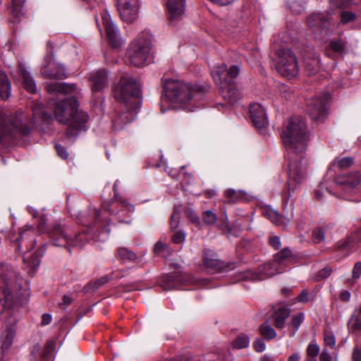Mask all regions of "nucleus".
Segmentation results:
<instances>
[{
    "mask_svg": "<svg viewBox=\"0 0 361 361\" xmlns=\"http://www.w3.org/2000/svg\"><path fill=\"white\" fill-rule=\"evenodd\" d=\"M281 139L286 149L285 157L288 162L289 180L287 191L283 195L285 205L293 202V194L305 178L307 161L305 152L308 140L307 126L300 117L291 118L285 126Z\"/></svg>",
    "mask_w": 361,
    "mask_h": 361,
    "instance_id": "1",
    "label": "nucleus"
},
{
    "mask_svg": "<svg viewBox=\"0 0 361 361\" xmlns=\"http://www.w3.org/2000/svg\"><path fill=\"white\" fill-rule=\"evenodd\" d=\"M49 103L54 114L55 118L61 123L68 125L66 135L74 137L82 130H85V123L88 116L85 111L78 110V101L75 97L63 99L54 102L51 99Z\"/></svg>",
    "mask_w": 361,
    "mask_h": 361,
    "instance_id": "2",
    "label": "nucleus"
},
{
    "mask_svg": "<svg viewBox=\"0 0 361 361\" xmlns=\"http://www.w3.org/2000/svg\"><path fill=\"white\" fill-rule=\"evenodd\" d=\"M164 97L172 104L180 105L192 111L193 108L202 99L207 88L200 85H191L178 80H168L164 85Z\"/></svg>",
    "mask_w": 361,
    "mask_h": 361,
    "instance_id": "3",
    "label": "nucleus"
},
{
    "mask_svg": "<svg viewBox=\"0 0 361 361\" xmlns=\"http://www.w3.org/2000/svg\"><path fill=\"white\" fill-rule=\"evenodd\" d=\"M238 73L237 66H231L228 68L225 63L218 64L211 71L215 83L221 89L222 97L231 104L241 98V94L233 81Z\"/></svg>",
    "mask_w": 361,
    "mask_h": 361,
    "instance_id": "4",
    "label": "nucleus"
},
{
    "mask_svg": "<svg viewBox=\"0 0 361 361\" xmlns=\"http://www.w3.org/2000/svg\"><path fill=\"white\" fill-rule=\"evenodd\" d=\"M7 238L15 244L18 252H21L23 248L27 250V252L23 255L25 264L32 270L37 269L40 264L41 258L44 250H37L32 254L29 253L36 244L33 228L32 226H26L25 228H21L18 235L11 232L8 235Z\"/></svg>",
    "mask_w": 361,
    "mask_h": 361,
    "instance_id": "5",
    "label": "nucleus"
},
{
    "mask_svg": "<svg viewBox=\"0 0 361 361\" xmlns=\"http://www.w3.org/2000/svg\"><path fill=\"white\" fill-rule=\"evenodd\" d=\"M49 236L55 246L81 247L92 238V235L89 230L71 234L69 227L59 225L52 229Z\"/></svg>",
    "mask_w": 361,
    "mask_h": 361,
    "instance_id": "6",
    "label": "nucleus"
},
{
    "mask_svg": "<svg viewBox=\"0 0 361 361\" xmlns=\"http://www.w3.org/2000/svg\"><path fill=\"white\" fill-rule=\"evenodd\" d=\"M140 84L132 77L123 76L118 84L116 86L114 96L120 104H124L128 107V104L134 105L135 108L140 106Z\"/></svg>",
    "mask_w": 361,
    "mask_h": 361,
    "instance_id": "7",
    "label": "nucleus"
},
{
    "mask_svg": "<svg viewBox=\"0 0 361 361\" xmlns=\"http://www.w3.org/2000/svg\"><path fill=\"white\" fill-rule=\"evenodd\" d=\"M152 42L151 37L142 33L131 42L128 49L129 62L134 66L141 67L147 63Z\"/></svg>",
    "mask_w": 361,
    "mask_h": 361,
    "instance_id": "8",
    "label": "nucleus"
},
{
    "mask_svg": "<svg viewBox=\"0 0 361 361\" xmlns=\"http://www.w3.org/2000/svg\"><path fill=\"white\" fill-rule=\"evenodd\" d=\"M276 68L279 74L288 79L298 73V65L295 54L290 50L281 48L276 51Z\"/></svg>",
    "mask_w": 361,
    "mask_h": 361,
    "instance_id": "9",
    "label": "nucleus"
},
{
    "mask_svg": "<svg viewBox=\"0 0 361 361\" xmlns=\"http://www.w3.org/2000/svg\"><path fill=\"white\" fill-rule=\"evenodd\" d=\"M118 185V180H116L113 187L116 208L111 207H109V211L111 214L116 216L119 222L130 224L133 220L131 214L134 212L135 207L126 200L118 196L117 191Z\"/></svg>",
    "mask_w": 361,
    "mask_h": 361,
    "instance_id": "10",
    "label": "nucleus"
},
{
    "mask_svg": "<svg viewBox=\"0 0 361 361\" xmlns=\"http://www.w3.org/2000/svg\"><path fill=\"white\" fill-rule=\"evenodd\" d=\"M285 271V268L281 267L274 257L272 262L266 263L259 267L258 271H252L247 270L239 273V280L259 281L264 280L268 277H271L276 274L281 273Z\"/></svg>",
    "mask_w": 361,
    "mask_h": 361,
    "instance_id": "11",
    "label": "nucleus"
},
{
    "mask_svg": "<svg viewBox=\"0 0 361 361\" xmlns=\"http://www.w3.org/2000/svg\"><path fill=\"white\" fill-rule=\"evenodd\" d=\"M331 98L328 92H322L312 99L307 104L311 118L316 121H322L327 112L328 102Z\"/></svg>",
    "mask_w": 361,
    "mask_h": 361,
    "instance_id": "12",
    "label": "nucleus"
},
{
    "mask_svg": "<svg viewBox=\"0 0 361 361\" xmlns=\"http://www.w3.org/2000/svg\"><path fill=\"white\" fill-rule=\"evenodd\" d=\"M116 7L121 19L132 23L138 18L140 2V0H116Z\"/></svg>",
    "mask_w": 361,
    "mask_h": 361,
    "instance_id": "13",
    "label": "nucleus"
},
{
    "mask_svg": "<svg viewBox=\"0 0 361 361\" xmlns=\"http://www.w3.org/2000/svg\"><path fill=\"white\" fill-rule=\"evenodd\" d=\"M140 108V106L135 108L134 105H130L129 104H128V107L126 108L124 104H121L119 111L113 120L114 129L116 130H121L127 124L133 121Z\"/></svg>",
    "mask_w": 361,
    "mask_h": 361,
    "instance_id": "14",
    "label": "nucleus"
},
{
    "mask_svg": "<svg viewBox=\"0 0 361 361\" xmlns=\"http://www.w3.org/2000/svg\"><path fill=\"white\" fill-rule=\"evenodd\" d=\"M1 282L3 285L0 286V305L2 306L3 309H11L17 304L20 298H27L28 293L26 288H24L22 292L16 293V298H14L9 290V283L1 277L0 283Z\"/></svg>",
    "mask_w": 361,
    "mask_h": 361,
    "instance_id": "15",
    "label": "nucleus"
},
{
    "mask_svg": "<svg viewBox=\"0 0 361 361\" xmlns=\"http://www.w3.org/2000/svg\"><path fill=\"white\" fill-rule=\"evenodd\" d=\"M101 15L102 23L105 28L109 43L114 48L119 47L123 43V41L120 36L118 28L112 22L110 15L108 12L103 11Z\"/></svg>",
    "mask_w": 361,
    "mask_h": 361,
    "instance_id": "16",
    "label": "nucleus"
},
{
    "mask_svg": "<svg viewBox=\"0 0 361 361\" xmlns=\"http://www.w3.org/2000/svg\"><path fill=\"white\" fill-rule=\"evenodd\" d=\"M166 9L171 23L175 24L183 19L186 9V0H166Z\"/></svg>",
    "mask_w": 361,
    "mask_h": 361,
    "instance_id": "17",
    "label": "nucleus"
},
{
    "mask_svg": "<svg viewBox=\"0 0 361 361\" xmlns=\"http://www.w3.org/2000/svg\"><path fill=\"white\" fill-rule=\"evenodd\" d=\"M330 16L329 12L326 14L323 13H312L307 18V24L314 34L319 33L329 27Z\"/></svg>",
    "mask_w": 361,
    "mask_h": 361,
    "instance_id": "18",
    "label": "nucleus"
},
{
    "mask_svg": "<svg viewBox=\"0 0 361 361\" xmlns=\"http://www.w3.org/2000/svg\"><path fill=\"white\" fill-rule=\"evenodd\" d=\"M250 114L252 122L256 128L262 130L264 128L268 121L264 108L259 104L250 105Z\"/></svg>",
    "mask_w": 361,
    "mask_h": 361,
    "instance_id": "19",
    "label": "nucleus"
},
{
    "mask_svg": "<svg viewBox=\"0 0 361 361\" xmlns=\"http://www.w3.org/2000/svg\"><path fill=\"white\" fill-rule=\"evenodd\" d=\"M360 182L361 173L359 171L340 174L335 178V183L337 185H344L348 190L355 188Z\"/></svg>",
    "mask_w": 361,
    "mask_h": 361,
    "instance_id": "20",
    "label": "nucleus"
},
{
    "mask_svg": "<svg viewBox=\"0 0 361 361\" xmlns=\"http://www.w3.org/2000/svg\"><path fill=\"white\" fill-rule=\"evenodd\" d=\"M41 74L45 78L50 79H62L66 76L64 66L51 59L47 66L42 68Z\"/></svg>",
    "mask_w": 361,
    "mask_h": 361,
    "instance_id": "21",
    "label": "nucleus"
},
{
    "mask_svg": "<svg viewBox=\"0 0 361 361\" xmlns=\"http://www.w3.org/2000/svg\"><path fill=\"white\" fill-rule=\"evenodd\" d=\"M188 279L189 277L183 274L165 275L160 281V286L164 290H169L187 284Z\"/></svg>",
    "mask_w": 361,
    "mask_h": 361,
    "instance_id": "22",
    "label": "nucleus"
},
{
    "mask_svg": "<svg viewBox=\"0 0 361 361\" xmlns=\"http://www.w3.org/2000/svg\"><path fill=\"white\" fill-rule=\"evenodd\" d=\"M46 90L50 94H78V90L75 84H68L66 82H54L47 85Z\"/></svg>",
    "mask_w": 361,
    "mask_h": 361,
    "instance_id": "23",
    "label": "nucleus"
},
{
    "mask_svg": "<svg viewBox=\"0 0 361 361\" xmlns=\"http://www.w3.org/2000/svg\"><path fill=\"white\" fill-rule=\"evenodd\" d=\"M90 80L93 92H100L107 86V74L104 70L92 73Z\"/></svg>",
    "mask_w": 361,
    "mask_h": 361,
    "instance_id": "24",
    "label": "nucleus"
},
{
    "mask_svg": "<svg viewBox=\"0 0 361 361\" xmlns=\"http://www.w3.org/2000/svg\"><path fill=\"white\" fill-rule=\"evenodd\" d=\"M290 310L287 306H281L276 309L272 314L273 324L278 329L285 328L287 318L290 316Z\"/></svg>",
    "mask_w": 361,
    "mask_h": 361,
    "instance_id": "25",
    "label": "nucleus"
},
{
    "mask_svg": "<svg viewBox=\"0 0 361 361\" xmlns=\"http://www.w3.org/2000/svg\"><path fill=\"white\" fill-rule=\"evenodd\" d=\"M145 254L138 256L136 253L127 247H121L118 248L116 256L123 262H133L140 264L142 262Z\"/></svg>",
    "mask_w": 361,
    "mask_h": 361,
    "instance_id": "26",
    "label": "nucleus"
},
{
    "mask_svg": "<svg viewBox=\"0 0 361 361\" xmlns=\"http://www.w3.org/2000/svg\"><path fill=\"white\" fill-rule=\"evenodd\" d=\"M19 71L23 87L31 93L35 92L37 90L36 84L30 73L23 64L19 65Z\"/></svg>",
    "mask_w": 361,
    "mask_h": 361,
    "instance_id": "27",
    "label": "nucleus"
},
{
    "mask_svg": "<svg viewBox=\"0 0 361 361\" xmlns=\"http://www.w3.org/2000/svg\"><path fill=\"white\" fill-rule=\"evenodd\" d=\"M264 215L267 216L272 223L276 225L285 228L287 226L289 222V219L281 216L279 214L271 209H265L263 212Z\"/></svg>",
    "mask_w": 361,
    "mask_h": 361,
    "instance_id": "28",
    "label": "nucleus"
},
{
    "mask_svg": "<svg viewBox=\"0 0 361 361\" xmlns=\"http://www.w3.org/2000/svg\"><path fill=\"white\" fill-rule=\"evenodd\" d=\"M32 114L33 122H37L39 120L46 122L51 118V114L44 111V106L39 102H36L32 106Z\"/></svg>",
    "mask_w": 361,
    "mask_h": 361,
    "instance_id": "29",
    "label": "nucleus"
},
{
    "mask_svg": "<svg viewBox=\"0 0 361 361\" xmlns=\"http://www.w3.org/2000/svg\"><path fill=\"white\" fill-rule=\"evenodd\" d=\"M305 68L308 75H314L320 69L319 56L314 54L312 58H305L304 60Z\"/></svg>",
    "mask_w": 361,
    "mask_h": 361,
    "instance_id": "30",
    "label": "nucleus"
},
{
    "mask_svg": "<svg viewBox=\"0 0 361 361\" xmlns=\"http://www.w3.org/2000/svg\"><path fill=\"white\" fill-rule=\"evenodd\" d=\"M11 82L6 75L0 70V98L6 100L11 96Z\"/></svg>",
    "mask_w": 361,
    "mask_h": 361,
    "instance_id": "31",
    "label": "nucleus"
},
{
    "mask_svg": "<svg viewBox=\"0 0 361 361\" xmlns=\"http://www.w3.org/2000/svg\"><path fill=\"white\" fill-rule=\"evenodd\" d=\"M355 241L361 242V226L355 231L353 236H350L345 240L338 242V247L342 250L348 249Z\"/></svg>",
    "mask_w": 361,
    "mask_h": 361,
    "instance_id": "32",
    "label": "nucleus"
},
{
    "mask_svg": "<svg viewBox=\"0 0 361 361\" xmlns=\"http://www.w3.org/2000/svg\"><path fill=\"white\" fill-rule=\"evenodd\" d=\"M305 314L302 312L298 313L293 315L291 321L289 324V326L292 328V332L290 334V336L293 337L295 336L298 330L299 329L301 324L304 322Z\"/></svg>",
    "mask_w": 361,
    "mask_h": 361,
    "instance_id": "33",
    "label": "nucleus"
},
{
    "mask_svg": "<svg viewBox=\"0 0 361 361\" xmlns=\"http://www.w3.org/2000/svg\"><path fill=\"white\" fill-rule=\"evenodd\" d=\"M259 331L261 335L267 340L275 338L277 336L276 331L268 322L261 324Z\"/></svg>",
    "mask_w": 361,
    "mask_h": 361,
    "instance_id": "34",
    "label": "nucleus"
},
{
    "mask_svg": "<svg viewBox=\"0 0 361 361\" xmlns=\"http://www.w3.org/2000/svg\"><path fill=\"white\" fill-rule=\"evenodd\" d=\"M291 257V251L288 248H284L274 255L276 262L286 269V262Z\"/></svg>",
    "mask_w": 361,
    "mask_h": 361,
    "instance_id": "35",
    "label": "nucleus"
},
{
    "mask_svg": "<svg viewBox=\"0 0 361 361\" xmlns=\"http://www.w3.org/2000/svg\"><path fill=\"white\" fill-rule=\"evenodd\" d=\"M345 49L344 43L341 40H334L330 43L329 49L326 50V54L329 57H334L331 56V51L336 54H341Z\"/></svg>",
    "mask_w": 361,
    "mask_h": 361,
    "instance_id": "36",
    "label": "nucleus"
},
{
    "mask_svg": "<svg viewBox=\"0 0 361 361\" xmlns=\"http://www.w3.org/2000/svg\"><path fill=\"white\" fill-rule=\"evenodd\" d=\"M250 343V338L245 334H240L233 341L232 345L234 348L241 349L247 348Z\"/></svg>",
    "mask_w": 361,
    "mask_h": 361,
    "instance_id": "37",
    "label": "nucleus"
},
{
    "mask_svg": "<svg viewBox=\"0 0 361 361\" xmlns=\"http://www.w3.org/2000/svg\"><path fill=\"white\" fill-rule=\"evenodd\" d=\"M225 196L228 202H235L244 197V194L241 190L228 189L225 191Z\"/></svg>",
    "mask_w": 361,
    "mask_h": 361,
    "instance_id": "38",
    "label": "nucleus"
},
{
    "mask_svg": "<svg viewBox=\"0 0 361 361\" xmlns=\"http://www.w3.org/2000/svg\"><path fill=\"white\" fill-rule=\"evenodd\" d=\"M307 0H287L290 9L295 13H300Z\"/></svg>",
    "mask_w": 361,
    "mask_h": 361,
    "instance_id": "39",
    "label": "nucleus"
},
{
    "mask_svg": "<svg viewBox=\"0 0 361 361\" xmlns=\"http://www.w3.org/2000/svg\"><path fill=\"white\" fill-rule=\"evenodd\" d=\"M202 219L204 223L207 225H214L217 221V216L216 214L211 210L204 211L202 213Z\"/></svg>",
    "mask_w": 361,
    "mask_h": 361,
    "instance_id": "40",
    "label": "nucleus"
},
{
    "mask_svg": "<svg viewBox=\"0 0 361 361\" xmlns=\"http://www.w3.org/2000/svg\"><path fill=\"white\" fill-rule=\"evenodd\" d=\"M353 164V159L351 157H343L336 160L334 163L338 169L343 170L349 168Z\"/></svg>",
    "mask_w": 361,
    "mask_h": 361,
    "instance_id": "41",
    "label": "nucleus"
},
{
    "mask_svg": "<svg viewBox=\"0 0 361 361\" xmlns=\"http://www.w3.org/2000/svg\"><path fill=\"white\" fill-rule=\"evenodd\" d=\"M351 0H330L329 5L331 11H329L330 14L333 13V9L337 8H345L350 4Z\"/></svg>",
    "mask_w": 361,
    "mask_h": 361,
    "instance_id": "42",
    "label": "nucleus"
},
{
    "mask_svg": "<svg viewBox=\"0 0 361 361\" xmlns=\"http://www.w3.org/2000/svg\"><path fill=\"white\" fill-rule=\"evenodd\" d=\"M312 240L314 243H319L325 238V232L322 228L314 229L312 234Z\"/></svg>",
    "mask_w": 361,
    "mask_h": 361,
    "instance_id": "43",
    "label": "nucleus"
},
{
    "mask_svg": "<svg viewBox=\"0 0 361 361\" xmlns=\"http://www.w3.org/2000/svg\"><path fill=\"white\" fill-rule=\"evenodd\" d=\"M108 277H102L92 283H90L85 286V290L89 291L90 290H95L101 287L102 285L108 282Z\"/></svg>",
    "mask_w": 361,
    "mask_h": 361,
    "instance_id": "44",
    "label": "nucleus"
},
{
    "mask_svg": "<svg viewBox=\"0 0 361 361\" xmlns=\"http://www.w3.org/2000/svg\"><path fill=\"white\" fill-rule=\"evenodd\" d=\"M180 224V214L178 212L177 209H174V212L171 216L170 227L172 231H175L178 228Z\"/></svg>",
    "mask_w": 361,
    "mask_h": 361,
    "instance_id": "45",
    "label": "nucleus"
},
{
    "mask_svg": "<svg viewBox=\"0 0 361 361\" xmlns=\"http://www.w3.org/2000/svg\"><path fill=\"white\" fill-rule=\"evenodd\" d=\"M350 331H356L361 329V319L357 316H352L348 323Z\"/></svg>",
    "mask_w": 361,
    "mask_h": 361,
    "instance_id": "46",
    "label": "nucleus"
},
{
    "mask_svg": "<svg viewBox=\"0 0 361 361\" xmlns=\"http://www.w3.org/2000/svg\"><path fill=\"white\" fill-rule=\"evenodd\" d=\"M24 0H12V13L18 16L23 9Z\"/></svg>",
    "mask_w": 361,
    "mask_h": 361,
    "instance_id": "47",
    "label": "nucleus"
},
{
    "mask_svg": "<svg viewBox=\"0 0 361 361\" xmlns=\"http://www.w3.org/2000/svg\"><path fill=\"white\" fill-rule=\"evenodd\" d=\"M54 348H55L54 341H48L44 347V351L42 353L43 357L44 359H47L49 357V355L53 353Z\"/></svg>",
    "mask_w": 361,
    "mask_h": 361,
    "instance_id": "48",
    "label": "nucleus"
},
{
    "mask_svg": "<svg viewBox=\"0 0 361 361\" xmlns=\"http://www.w3.org/2000/svg\"><path fill=\"white\" fill-rule=\"evenodd\" d=\"M319 352V347L316 343H310L307 346V353L311 358H315Z\"/></svg>",
    "mask_w": 361,
    "mask_h": 361,
    "instance_id": "49",
    "label": "nucleus"
},
{
    "mask_svg": "<svg viewBox=\"0 0 361 361\" xmlns=\"http://www.w3.org/2000/svg\"><path fill=\"white\" fill-rule=\"evenodd\" d=\"M185 240V233L183 231L176 232L173 237L172 240L176 244H180Z\"/></svg>",
    "mask_w": 361,
    "mask_h": 361,
    "instance_id": "50",
    "label": "nucleus"
},
{
    "mask_svg": "<svg viewBox=\"0 0 361 361\" xmlns=\"http://www.w3.org/2000/svg\"><path fill=\"white\" fill-rule=\"evenodd\" d=\"M341 23H348L355 19V14L352 12L345 11L341 15Z\"/></svg>",
    "mask_w": 361,
    "mask_h": 361,
    "instance_id": "51",
    "label": "nucleus"
},
{
    "mask_svg": "<svg viewBox=\"0 0 361 361\" xmlns=\"http://www.w3.org/2000/svg\"><path fill=\"white\" fill-rule=\"evenodd\" d=\"M352 276L353 279H358L361 276V262L355 263L353 271Z\"/></svg>",
    "mask_w": 361,
    "mask_h": 361,
    "instance_id": "52",
    "label": "nucleus"
},
{
    "mask_svg": "<svg viewBox=\"0 0 361 361\" xmlns=\"http://www.w3.org/2000/svg\"><path fill=\"white\" fill-rule=\"evenodd\" d=\"M324 343L331 347V348H334L336 345V339L334 335L331 334L326 333L324 335Z\"/></svg>",
    "mask_w": 361,
    "mask_h": 361,
    "instance_id": "53",
    "label": "nucleus"
},
{
    "mask_svg": "<svg viewBox=\"0 0 361 361\" xmlns=\"http://www.w3.org/2000/svg\"><path fill=\"white\" fill-rule=\"evenodd\" d=\"M56 150L58 155L63 159H66L68 157V153L65 147L59 144L55 145Z\"/></svg>",
    "mask_w": 361,
    "mask_h": 361,
    "instance_id": "54",
    "label": "nucleus"
},
{
    "mask_svg": "<svg viewBox=\"0 0 361 361\" xmlns=\"http://www.w3.org/2000/svg\"><path fill=\"white\" fill-rule=\"evenodd\" d=\"M188 215L190 219V221L192 224H195L197 226H201V221H200L199 216L193 211H192L191 209H189L188 211Z\"/></svg>",
    "mask_w": 361,
    "mask_h": 361,
    "instance_id": "55",
    "label": "nucleus"
},
{
    "mask_svg": "<svg viewBox=\"0 0 361 361\" xmlns=\"http://www.w3.org/2000/svg\"><path fill=\"white\" fill-rule=\"evenodd\" d=\"M331 272L332 269L330 267H324L318 272L317 278L319 280L326 279L331 275Z\"/></svg>",
    "mask_w": 361,
    "mask_h": 361,
    "instance_id": "56",
    "label": "nucleus"
},
{
    "mask_svg": "<svg viewBox=\"0 0 361 361\" xmlns=\"http://www.w3.org/2000/svg\"><path fill=\"white\" fill-rule=\"evenodd\" d=\"M253 346L255 350L259 353L263 352L266 348L264 342L261 339L256 340L253 343Z\"/></svg>",
    "mask_w": 361,
    "mask_h": 361,
    "instance_id": "57",
    "label": "nucleus"
},
{
    "mask_svg": "<svg viewBox=\"0 0 361 361\" xmlns=\"http://www.w3.org/2000/svg\"><path fill=\"white\" fill-rule=\"evenodd\" d=\"M204 265L208 268L217 269L219 262L216 259L206 257L204 260Z\"/></svg>",
    "mask_w": 361,
    "mask_h": 361,
    "instance_id": "58",
    "label": "nucleus"
},
{
    "mask_svg": "<svg viewBox=\"0 0 361 361\" xmlns=\"http://www.w3.org/2000/svg\"><path fill=\"white\" fill-rule=\"evenodd\" d=\"M297 300L302 303H307L309 299V293L307 290H303L298 296Z\"/></svg>",
    "mask_w": 361,
    "mask_h": 361,
    "instance_id": "59",
    "label": "nucleus"
},
{
    "mask_svg": "<svg viewBox=\"0 0 361 361\" xmlns=\"http://www.w3.org/2000/svg\"><path fill=\"white\" fill-rule=\"evenodd\" d=\"M166 248L167 245L166 244L159 241L154 245V252L156 255H160Z\"/></svg>",
    "mask_w": 361,
    "mask_h": 361,
    "instance_id": "60",
    "label": "nucleus"
},
{
    "mask_svg": "<svg viewBox=\"0 0 361 361\" xmlns=\"http://www.w3.org/2000/svg\"><path fill=\"white\" fill-rule=\"evenodd\" d=\"M269 244L274 249L277 250L281 246L280 238L278 236H271L269 238Z\"/></svg>",
    "mask_w": 361,
    "mask_h": 361,
    "instance_id": "61",
    "label": "nucleus"
},
{
    "mask_svg": "<svg viewBox=\"0 0 361 361\" xmlns=\"http://www.w3.org/2000/svg\"><path fill=\"white\" fill-rule=\"evenodd\" d=\"M224 215H225V219L223 220L222 223H221L219 225V227L224 231H231V228L229 226V221H228V216H227L226 212H224Z\"/></svg>",
    "mask_w": 361,
    "mask_h": 361,
    "instance_id": "62",
    "label": "nucleus"
},
{
    "mask_svg": "<svg viewBox=\"0 0 361 361\" xmlns=\"http://www.w3.org/2000/svg\"><path fill=\"white\" fill-rule=\"evenodd\" d=\"M353 361H361V350L358 348H355L352 355Z\"/></svg>",
    "mask_w": 361,
    "mask_h": 361,
    "instance_id": "63",
    "label": "nucleus"
},
{
    "mask_svg": "<svg viewBox=\"0 0 361 361\" xmlns=\"http://www.w3.org/2000/svg\"><path fill=\"white\" fill-rule=\"evenodd\" d=\"M320 361H331V357L326 350H323L322 352Z\"/></svg>",
    "mask_w": 361,
    "mask_h": 361,
    "instance_id": "64",
    "label": "nucleus"
}]
</instances>
